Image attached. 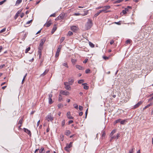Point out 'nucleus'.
<instances>
[{
  "instance_id": "1",
  "label": "nucleus",
  "mask_w": 153,
  "mask_h": 153,
  "mask_svg": "<svg viewBox=\"0 0 153 153\" xmlns=\"http://www.w3.org/2000/svg\"><path fill=\"white\" fill-rule=\"evenodd\" d=\"M92 25V21L90 19H88V21L85 25L86 28L88 30L90 28Z\"/></svg>"
},
{
  "instance_id": "2",
  "label": "nucleus",
  "mask_w": 153,
  "mask_h": 153,
  "mask_svg": "<svg viewBox=\"0 0 153 153\" xmlns=\"http://www.w3.org/2000/svg\"><path fill=\"white\" fill-rule=\"evenodd\" d=\"M46 39L45 38L42 39L40 41V42L39 43V46L38 47V50H42L43 49V46L45 42Z\"/></svg>"
},
{
  "instance_id": "3",
  "label": "nucleus",
  "mask_w": 153,
  "mask_h": 153,
  "mask_svg": "<svg viewBox=\"0 0 153 153\" xmlns=\"http://www.w3.org/2000/svg\"><path fill=\"white\" fill-rule=\"evenodd\" d=\"M54 117L52 115H51V114H48L45 117V119L48 122H52L54 120Z\"/></svg>"
},
{
  "instance_id": "4",
  "label": "nucleus",
  "mask_w": 153,
  "mask_h": 153,
  "mask_svg": "<svg viewBox=\"0 0 153 153\" xmlns=\"http://www.w3.org/2000/svg\"><path fill=\"white\" fill-rule=\"evenodd\" d=\"M60 94L63 95H65V96H68L69 95L70 93L69 92L66 91V90H61L60 91Z\"/></svg>"
},
{
  "instance_id": "5",
  "label": "nucleus",
  "mask_w": 153,
  "mask_h": 153,
  "mask_svg": "<svg viewBox=\"0 0 153 153\" xmlns=\"http://www.w3.org/2000/svg\"><path fill=\"white\" fill-rule=\"evenodd\" d=\"M64 85L65 86V88L66 90H71V87L70 86L69 83L68 82H65L64 83Z\"/></svg>"
},
{
  "instance_id": "6",
  "label": "nucleus",
  "mask_w": 153,
  "mask_h": 153,
  "mask_svg": "<svg viewBox=\"0 0 153 153\" xmlns=\"http://www.w3.org/2000/svg\"><path fill=\"white\" fill-rule=\"evenodd\" d=\"M65 14L64 13H61L55 19V20L58 21L60 20L63 19L64 17Z\"/></svg>"
},
{
  "instance_id": "7",
  "label": "nucleus",
  "mask_w": 153,
  "mask_h": 153,
  "mask_svg": "<svg viewBox=\"0 0 153 153\" xmlns=\"http://www.w3.org/2000/svg\"><path fill=\"white\" fill-rule=\"evenodd\" d=\"M110 8V6L109 5H106L105 6L103 7V9L101 10V11L102 12H105V13H106L109 11H106V10L107 9H109Z\"/></svg>"
},
{
  "instance_id": "8",
  "label": "nucleus",
  "mask_w": 153,
  "mask_h": 153,
  "mask_svg": "<svg viewBox=\"0 0 153 153\" xmlns=\"http://www.w3.org/2000/svg\"><path fill=\"white\" fill-rule=\"evenodd\" d=\"M72 143L71 142H70L69 144H67L66 146L64 148L65 149L66 151H68V149L72 147Z\"/></svg>"
},
{
  "instance_id": "9",
  "label": "nucleus",
  "mask_w": 153,
  "mask_h": 153,
  "mask_svg": "<svg viewBox=\"0 0 153 153\" xmlns=\"http://www.w3.org/2000/svg\"><path fill=\"white\" fill-rule=\"evenodd\" d=\"M74 79L73 77H70L68 79V82L69 85H71L73 83Z\"/></svg>"
},
{
  "instance_id": "10",
  "label": "nucleus",
  "mask_w": 153,
  "mask_h": 153,
  "mask_svg": "<svg viewBox=\"0 0 153 153\" xmlns=\"http://www.w3.org/2000/svg\"><path fill=\"white\" fill-rule=\"evenodd\" d=\"M71 30L73 31L74 32H76L78 30V27L75 26H71Z\"/></svg>"
},
{
  "instance_id": "11",
  "label": "nucleus",
  "mask_w": 153,
  "mask_h": 153,
  "mask_svg": "<svg viewBox=\"0 0 153 153\" xmlns=\"http://www.w3.org/2000/svg\"><path fill=\"white\" fill-rule=\"evenodd\" d=\"M24 130V131L27 133L30 136H31V133L30 130L28 129L27 128H23Z\"/></svg>"
},
{
  "instance_id": "12",
  "label": "nucleus",
  "mask_w": 153,
  "mask_h": 153,
  "mask_svg": "<svg viewBox=\"0 0 153 153\" xmlns=\"http://www.w3.org/2000/svg\"><path fill=\"white\" fill-rule=\"evenodd\" d=\"M51 21L50 20L45 24L44 26L47 27H49L51 24Z\"/></svg>"
},
{
  "instance_id": "13",
  "label": "nucleus",
  "mask_w": 153,
  "mask_h": 153,
  "mask_svg": "<svg viewBox=\"0 0 153 153\" xmlns=\"http://www.w3.org/2000/svg\"><path fill=\"white\" fill-rule=\"evenodd\" d=\"M57 28L56 25L55 24H54L51 31L52 34H53L54 33V32L56 30Z\"/></svg>"
},
{
  "instance_id": "14",
  "label": "nucleus",
  "mask_w": 153,
  "mask_h": 153,
  "mask_svg": "<svg viewBox=\"0 0 153 153\" xmlns=\"http://www.w3.org/2000/svg\"><path fill=\"white\" fill-rule=\"evenodd\" d=\"M102 139H103L105 138L106 136L105 131L104 130H102Z\"/></svg>"
},
{
  "instance_id": "15",
  "label": "nucleus",
  "mask_w": 153,
  "mask_h": 153,
  "mask_svg": "<svg viewBox=\"0 0 153 153\" xmlns=\"http://www.w3.org/2000/svg\"><path fill=\"white\" fill-rule=\"evenodd\" d=\"M67 117L69 119H72L73 117L71 115V113L70 111L68 112L67 113Z\"/></svg>"
},
{
  "instance_id": "16",
  "label": "nucleus",
  "mask_w": 153,
  "mask_h": 153,
  "mask_svg": "<svg viewBox=\"0 0 153 153\" xmlns=\"http://www.w3.org/2000/svg\"><path fill=\"white\" fill-rule=\"evenodd\" d=\"M143 102L141 101H140L137 103L136 104L134 105V108H136L140 105Z\"/></svg>"
},
{
  "instance_id": "17",
  "label": "nucleus",
  "mask_w": 153,
  "mask_h": 153,
  "mask_svg": "<svg viewBox=\"0 0 153 153\" xmlns=\"http://www.w3.org/2000/svg\"><path fill=\"white\" fill-rule=\"evenodd\" d=\"M49 70L48 69H46L45 71L40 76H45V74H46L48 72Z\"/></svg>"
},
{
  "instance_id": "18",
  "label": "nucleus",
  "mask_w": 153,
  "mask_h": 153,
  "mask_svg": "<svg viewBox=\"0 0 153 153\" xmlns=\"http://www.w3.org/2000/svg\"><path fill=\"white\" fill-rule=\"evenodd\" d=\"M62 48V45H59L57 50L56 52L59 53L61 49Z\"/></svg>"
},
{
  "instance_id": "19",
  "label": "nucleus",
  "mask_w": 153,
  "mask_h": 153,
  "mask_svg": "<svg viewBox=\"0 0 153 153\" xmlns=\"http://www.w3.org/2000/svg\"><path fill=\"white\" fill-rule=\"evenodd\" d=\"M65 134L67 136H68L71 134V132L69 130H67L65 132Z\"/></svg>"
},
{
  "instance_id": "20",
  "label": "nucleus",
  "mask_w": 153,
  "mask_h": 153,
  "mask_svg": "<svg viewBox=\"0 0 153 153\" xmlns=\"http://www.w3.org/2000/svg\"><path fill=\"white\" fill-rule=\"evenodd\" d=\"M42 50H38V55L39 59H40L41 57Z\"/></svg>"
},
{
  "instance_id": "21",
  "label": "nucleus",
  "mask_w": 153,
  "mask_h": 153,
  "mask_svg": "<svg viewBox=\"0 0 153 153\" xmlns=\"http://www.w3.org/2000/svg\"><path fill=\"white\" fill-rule=\"evenodd\" d=\"M76 68L78 69L79 70H81L82 69V68L81 66L78 65H76Z\"/></svg>"
},
{
  "instance_id": "22",
  "label": "nucleus",
  "mask_w": 153,
  "mask_h": 153,
  "mask_svg": "<svg viewBox=\"0 0 153 153\" xmlns=\"http://www.w3.org/2000/svg\"><path fill=\"white\" fill-rule=\"evenodd\" d=\"M85 84H86V83H83L82 84V85H84V87L83 88L84 89L86 90H87L89 88V87L87 85H85Z\"/></svg>"
},
{
  "instance_id": "23",
  "label": "nucleus",
  "mask_w": 153,
  "mask_h": 153,
  "mask_svg": "<svg viewBox=\"0 0 153 153\" xmlns=\"http://www.w3.org/2000/svg\"><path fill=\"white\" fill-rule=\"evenodd\" d=\"M116 130L114 129L111 132L110 135V136L111 137V136H113V135L116 132Z\"/></svg>"
},
{
  "instance_id": "24",
  "label": "nucleus",
  "mask_w": 153,
  "mask_h": 153,
  "mask_svg": "<svg viewBox=\"0 0 153 153\" xmlns=\"http://www.w3.org/2000/svg\"><path fill=\"white\" fill-rule=\"evenodd\" d=\"M61 94H59V99L58 100L59 101H61L62 99V96L61 95Z\"/></svg>"
},
{
  "instance_id": "25",
  "label": "nucleus",
  "mask_w": 153,
  "mask_h": 153,
  "mask_svg": "<svg viewBox=\"0 0 153 153\" xmlns=\"http://www.w3.org/2000/svg\"><path fill=\"white\" fill-rule=\"evenodd\" d=\"M121 120V119H119L115 120L114 122V124H116L120 122Z\"/></svg>"
},
{
  "instance_id": "26",
  "label": "nucleus",
  "mask_w": 153,
  "mask_h": 153,
  "mask_svg": "<svg viewBox=\"0 0 153 153\" xmlns=\"http://www.w3.org/2000/svg\"><path fill=\"white\" fill-rule=\"evenodd\" d=\"M101 12H102V11H101V10H99L98 12L97 13H96L95 14V15H94L95 17H97V16Z\"/></svg>"
},
{
  "instance_id": "27",
  "label": "nucleus",
  "mask_w": 153,
  "mask_h": 153,
  "mask_svg": "<svg viewBox=\"0 0 153 153\" xmlns=\"http://www.w3.org/2000/svg\"><path fill=\"white\" fill-rule=\"evenodd\" d=\"M22 1V0H17L16 2V5L19 4Z\"/></svg>"
},
{
  "instance_id": "28",
  "label": "nucleus",
  "mask_w": 153,
  "mask_h": 153,
  "mask_svg": "<svg viewBox=\"0 0 153 153\" xmlns=\"http://www.w3.org/2000/svg\"><path fill=\"white\" fill-rule=\"evenodd\" d=\"M65 38L64 37H61L60 39V43H62V42L64 41V40H65Z\"/></svg>"
},
{
  "instance_id": "29",
  "label": "nucleus",
  "mask_w": 153,
  "mask_h": 153,
  "mask_svg": "<svg viewBox=\"0 0 153 153\" xmlns=\"http://www.w3.org/2000/svg\"><path fill=\"white\" fill-rule=\"evenodd\" d=\"M73 34V33L71 31H69L68 33V36H71Z\"/></svg>"
},
{
  "instance_id": "30",
  "label": "nucleus",
  "mask_w": 153,
  "mask_h": 153,
  "mask_svg": "<svg viewBox=\"0 0 153 153\" xmlns=\"http://www.w3.org/2000/svg\"><path fill=\"white\" fill-rule=\"evenodd\" d=\"M22 120H23V118H21L19 120L18 122V124H20V125H22Z\"/></svg>"
},
{
  "instance_id": "31",
  "label": "nucleus",
  "mask_w": 153,
  "mask_h": 153,
  "mask_svg": "<svg viewBox=\"0 0 153 153\" xmlns=\"http://www.w3.org/2000/svg\"><path fill=\"white\" fill-rule=\"evenodd\" d=\"M48 103L50 104H51L53 103V101L52 98L48 99Z\"/></svg>"
},
{
  "instance_id": "32",
  "label": "nucleus",
  "mask_w": 153,
  "mask_h": 153,
  "mask_svg": "<svg viewBox=\"0 0 153 153\" xmlns=\"http://www.w3.org/2000/svg\"><path fill=\"white\" fill-rule=\"evenodd\" d=\"M89 45L91 48H93L94 46V45L91 42H89Z\"/></svg>"
},
{
  "instance_id": "33",
  "label": "nucleus",
  "mask_w": 153,
  "mask_h": 153,
  "mask_svg": "<svg viewBox=\"0 0 153 153\" xmlns=\"http://www.w3.org/2000/svg\"><path fill=\"white\" fill-rule=\"evenodd\" d=\"M62 65L63 66H65L67 68H68V66L66 62H65V63H63Z\"/></svg>"
},
{
  "instance_id": "34",
  "label": "nucleus",
  "mask_w": 153,
  "mask_h": 153,
  "mask_svg": "<svg viewBox=\"0 0 153 153\" xmlns=\"http://www.w3.org/2000/svg\"><path fill=\"white\" fill-rule=\"evenodd\" d=\"M120 136V134L119 133H118L116 135V136H115V139H117L118 138V137Z\"/></svg>"
},
{
  "instance_id": "35",
  "label": "nucleus",
  "mask_w": 153,
  "mask_h": 153,
  "mask_svg": "<svg viewBox=\"0 0 153 153\" xmlns=\"http://www.w3.org/2000/svg\"><path fill=\"white\" fill-rule=\"evenodd\" d=\"M84 82V81L83 80L81 79V80H79L78 81V82L79 84H81V83H83Z\"/></svg>"
},
{
  "instance_id": "36",
  "label": "nucleus",
  "mask_w": 153,
  "mask_h": 153,
  "mask_svg": "<svg viewBox=\"0 0 153 153\" xmlns=\"http://www.w3.org/2000/svg\"><path fill=\"white\" fill-rule=\"evenodd\" d=\"M134 149V148L132 147V149L129 151V153H133V150Z\"/></svg>"
},
{
  "instance_id": "37",
  "label": "nucleus",
  "mask_w": 153,
  "mask_h": 153,
  "mask_svg": "<svg viewBox=\"0 0 153 153\" xmlns=\"http://www.w3.org/2000/svg\"><path fill=\"white\" fill-rule=\"evenodd\" d=\"M30 49V47H28L26 49L25 51V53H27Z\"/></svg>"
},
{
  "instance_id": "38",
  "label": "nucleus",
  "mask_w": 153,
  "mask_h": 153,
  "mask_svg": "<svg viewBox=\"0 0 153 153\" xmlns=\"http://www.w3.org/2000/svg\"><path fill=\"white\" fill-rule=\"evenodd\" d=\"M76 59H71L72 62L73 64H75L76 63Z\"/></svg>"
},
{
  "instance_id": "39",
  "label": "nucleus",
  "mask_w": 153,
  "mask_h": 153,
  "mask_svg": "<svg viewBox=\"0 0 153 153\" xmlns=\"http://www.w3.org/2000/svg\"><path fill=\"white\" fill-rule=\"evenodd\" d=\"M88 13V10L84 11V13L82 16H85L87 15Z\"/></svg>"
},
{
  "instance_id": "40",
  "label": "nucleus",
  "mask_w": 153,
  "mask_h": 153,
  "mask_svg": "<svg viewBox=\"0 0 153 153\" xmlns=\"http://www.w3.org/2000/svg\"><path fill=\"white\" fill-rule=\"evenodd\" d=\"M73 106H74L75 108L77 109L78 108V106L77 104H74L73 105Z\"/></svg>"
},
{
  "instance_id": "41",
  "label": "nucleus",
  "mask_w": 153,
  "mask_h": 153,
  "mask_svg": "<svg viewBox=\"0 0 153 153\" xmlns=\"http://www.w3.org/2000/svg\"><path fill=\"white\" fill-rule=\"evenodd\" d=\"M126 121V120H124L120 121V123L122 124H125V122Z\"/></svg>"
},
{
  "instance_id": "42",
  "label": "nucleus",
  "mask_w": 153,
  "mask_h": 153,
  "mask_svg": "<svg viewBox=\"0 0 153 153\" xmlns=\"http://www.w3.org/2000/svg\"><path fill=\"white\" fill-rule=\"evenodd\" d=\"M65 120H63L62 122V126H64L65 125Z\"/></svg>"
},
{
  "instance_id": "43",
  "label": "nucleus",
  "mask_w": 153,
  "mask_h": 153,
  "mask_svg": "<svg viewBox=\"0 0 153 153\" xmlns=\"http://www.w3.org/2000/svg\"><path fill=\"white\" fill-rule=\"evenodd\" d=\"M44 148H41V149H40L39 150V153H42L43 151H44Z\"/></svg>"
},
{
  "instance_id": "44",
  "label": "nucleus",
  "mask_w": 153,
  "mask_h": 153,
  "mask_svg": "<svg viewBox=\"0 0 153 153\" xmlns=\"http://www.w3.org/2000/svg\"><path fill=\"white\" fill-rule=\"evenodd\" d=\"M126 43L127 44H130L131 43V41L129 39H128L126 40Z\"/></svg>"
},
{
  "instance_id": "45",
  "label": "nucleus",
  "mask_w": 153,
  "mask_h": 153,
  "mask_svg": "<svg viewBox=\"0 0 153 153\" xmlns=\"http://www.w3.org/2000/svg\"><path fill=\"white\" fill-rule=\"evenodd\" d=\"M6 30V28H4L0 31V33H2L4 32Z\"/></svg>"
},
{
  "instance_id": "46",
  "label": "nucleus",
  "mask_w": 153,
  "mask_h": 153,
  "mask_svg": "<svg viewBox=\"0 0 153 153\" xmlns=\"http://www.w3.org/2000/svg\"><path fill=\"white\" fill-rule=\"evenodd\" d=\"M114 139H115V136H111V139H110V141H111L112 140Z\"/></svg>"
},
{
  "instance_id": "47",
  "label": "nucleus",
  "mask_w": 153,
  "mask_h": 153,
  "mask_svg": "<svg viewBox=\"0 0 153 153\" xmlns=\"http://www.w3.org/2000/svg\"><path fill=\"white\" fill-rule=\"evenodd\" d=\"M6 1V0H4L3 1L0 2V5L2 4Z\"/></svg>"
},
{
  "instance_id": "48",
  "label": "nucleus",
  "mask_w": 153,
  "mask_h": 153,
  "mask_svg": "<svg viewBox=\"0 0 153 153\" xmlns=\"http://www.w3.org/2000/svg\"><path fill=\"white\" fill-rule=\"evenodd\" d=\"M52 97V94H50L48 95V99H51Z\"/></svg>"
},
{
  "instance_id": "49",
  "label": "nucleus",
  "mask_w": 153,
  "mask_h": 153,
  "mask_svg": "<svg viewBox=\"0 0 153 153\" xmlns=\"http://www.w3.org/2000/svg\"><path fill=\"white\" fill-rule=\"evenodd\" d=\"M83 108L81 106H79V109L80 111H82L83 109Z\"/></svg>"
},
{
  "instance_id": "50",
  "label": "nucleus",
  "mask_w": 153,
  "mask_h": 153,
  "mask_svg": "<svg viewBox=\"0 0 153 153\" xmlns=\"http://www.w3.org/2000/svg\"><path fill=\"white\" fill-rule=\"evenodd\" d=\"M32 20H30L28 21L26 23V24H27V25L29 24H30V23H31L32 22Z\"/></svg>"
},
{
  "instance_id": "51",
  "label": "nucleus",
  "mask_w": 153,
  "mask_h": 153,
  "mask_svg": "<svg viewBox=\"0 0 153 153\" xmlns=\"http://www.w3.org/2000/svg\"><path fill=\"white\" fill-rule=\"evenodd\" d=\"M90 70L89 69H87L85 70V73L86 74L89 73Z\"/></svg>"
},
{
  "instance_id": "52",
  "label": "nucleus",
  "mask_w": 153,
  "mask_h": 153,
  "mask_svg": "<svg viewBox=\"0 0 153 153\" xmlns=\"http://www.w3.org/2000/svg\"><path fill=\"white\" fill-rule=\"evenodd\" d=\"M103 58L105 60L108 59L109 58L108 57L105 56H103Z\"/></svg>"
},
{
  "instance_id": "53",
  "label": "nucleus",
  "mask_w": 153,
  "mask_h": 153,
  "mask_svg": "<svg viewBox=\"0 0 153 153\" xmlns=\"http://www.w3.org/2000/svg\"><path fill=\"white\" fill-rule=\"evenodd\" d=\"M149 107V105H146L145 107H144L143 108V110H145V109H146V108Z\"/></svg>"
},
{
  "instance_id": "54",
  "label": "nucleus",
  "mask_w": 153,
  "mask_h": 153,
  "mask_svg": "<svg viewBox=\"0 0 153 153\" xmlns=\"http://www.w3.org/2000/svg\"><path fill=\"white\" fill-rule=\"evenodd\" d=\"M52 16H53V17H55L56 16V14H55V13H54L52 14H51L50 16V17H52Z\"/></svg>"
},
{
  "instance_id": "55",
  "label": "nucleus",
  "mask_w": 153,
  "mask_h": 153,
  "mask_svg": "<svg viewBox=\"0 0 153 153\" xmlns=\"http://www.w3.org/2000/svg\"><path fill=\"white\" fill-rule=\"evenodd\" d=\"M59 55V53L56 52V54H55V57H57Z\"/></svg>"
},
{
  "instance_id": "56",
  "label": "nucleus",
  "mask_w": 153,
  "mask_h": 153,
  "mask_svg": "<svg viewBox=\"0 0 153 153\" xmlns=\"http://www.w3.org/2000/svg\"><path fill=\"white\" fill-rule=\"evenodd\" d=\"M62 106V105L61 104H59L58 105V107L59 108H60Z\"/></svg>"
},
{
  "instance_id": "57",
  "label": "nucleus",
  "mask_w": 153,
  "mask_h": 153,
  "mask_svg": "<svg viewBox=\"0 0 153 153\" xmlns=\"http://www.w3.org/2000/svg\"><path fill=\"white\" fill-rule=\"evenodd\" d=\"M88 59H85V60L83 61V62L84 63H86L88 61Z\"/></svg>"
},
{
  "instance_id": "58",
  "label": "nucleus",
  "mask_w": 153,
  "mask_h": 153,
  "mask_svg": "<svg viewBox=\"0 0 153 153\" xmlns=\"http://www.w3.org/2000/svg\"><path fill=\"white\" fill-rule=\"evenodd\" d=\"M5 66V65L4 64L1 65L0 66V69L4 68Z\"/></svg>"
},
{
  "instance_id": "59",
  "label": "nucleus",
  "mask_w": 153,
  "mask_h": 153,
  "mask_svg": "<svg viewBox=\"0 0 153 153\" xmlns=\"http://www.w3.org/2000/svg\"><path fill=\"white\" fill-rule=\"evenodd\" d=\"M80 15V14L79 13H75L74 14V15L76 16H79V15Z\"/></svg>"
},
{
  "instance_id": "60",
  "label": "nucleus",
  "mask_w": 153,
  "mask_h": 153,
  "mask_svg": "<svg viewBox=\"0 0 153 153\" xmlns=\"http://www.w3.org/2000/svg\"><path fill=\"white\" fill-rule=\"evenodd\" d=\"M153 100V96L152 97H151L150 98L149 100V102L151 101H152Z\"/></svg>"
},
{
  "instance_id": "61",
  "label": "nucleus",
  "mask_w": 153,
  "mask_h": 153,
  "mask_svg": "<svg viewBox=\"0 0 153 153\" xmlns=\"http://www.w3.org/2000/svg\"><path fill=\"white\" fill-rule=\"evenodd\" d=\"M114 23H115V24H117V25H120V22H114Z\"/></svg>"
},
{
  "instance_id": "62",
  "label": "nucleus",
  "mask_w": 153,
  "mask_h": 153,
  "mask_svg": "<svg viewBox=\"0 0 153 153\" xmlns=\"http://www.w3.org/2000/svg\"><path fill=\"white\" fill-rule=\"evenodd\" d=\"M49 131H50V128H49V126H48L47 129L46 131L47 132H49Z\"/></svg>"
},
{
  "instance_id": "63",
  "label": "nucleus",
  "mask_w": 153,
  "mask_h": 153,
  "mask_svg": "<svg viewBox=\"0 0 153 153\" xmlns=\"http://www.w3.org/2000/svg\"><path fill=\"white\" fill-rule=\"evenodd\" d=\"M123 13L124 14H125L126 13V11L125 10H123Z\"/></svg>"
},
{
  "instance_id": "64",
  "label": "nucleus",
  "mask_w": 153,
  "mask_h": 153,
  "mask_svg": "<svg viewBox=\"0 0 153 153\" xmlns=\"http://www.w3.org/2000/svg\"><path fill=\"white\" fill-rule=\"evenodd\" d=\"M114 43V41L113 40H112L110 42V44L111 45H112V44H113Z\"/></svg>"
}]
</instances>
